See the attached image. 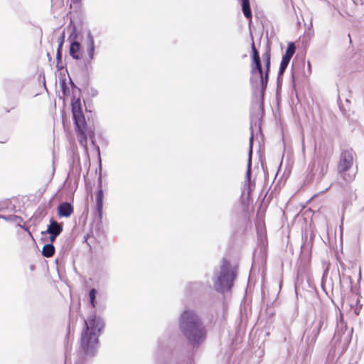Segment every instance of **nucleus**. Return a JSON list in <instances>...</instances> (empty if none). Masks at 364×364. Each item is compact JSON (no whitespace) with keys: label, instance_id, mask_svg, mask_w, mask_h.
Instances as JSON below:
<instances>
[{"label":"nucleus","instance_id":"obj_1","mask_svg":"<svg viewBox=\"0 0 364 364\" xmlns=\"http://www.w3.org/2000/svg\"><path fill=\"white\" fill-rule=\"evenodd\" d=\"M179 327L188 342L193 345L200 344L205 338L204 326L199 316L193 310L187 309L181 314Z\"/></svg>","mask_w":364,"mask_h":364},{"label":"nucleus","instance_id":"obj_2","mask_svg":"<svg viewBox=\"0 0 364 364\" xmlns=\"http://www.w3.org/2000/svg\"><path fill=\"white\" fill-rule=\"evenodd\" d=\"M105 327V322L93 314L85 321V328L81 334V347L87 355H94L99 348V336Z\"/></svg>","mask_w":364,"mask_h":364},{"label":"nucleus","instance_id":"obj_3","mask_svg":"<svg viewBox=\"0 0 364 364\" xmlns=\"http://www.w3.org/2000/svg\"><path fill=\"white\" fill-rule=\"evenodd\" d=\"M252 62L251 63V82L255 86H257L259 84L262 91H264L266 89L268 82V74L270 68V52L269 50H267L263 55L266 68L264 74L262 69L259 53L255 46L254 42L252 43Z\"/></svg>","mask_w":364,"mask_h":364},{"label":"nucleus","instance_id":"obj_4","mask_svg":"<svg viewBox=\"0 0 364 364\" xmlns=\"http://www.w3.org/2000/svg\"><path fill=\"white\" fill-rule=\"evenodd\" d=\"M235 277V269L229 262L223 260L220 269L215 272L213 277L215 289L220 292L230 290L233 285Z\"/></svg>","mask_w":364,"mask_h":364},{"label":"nucleus","instance_id":"obj_5","mask_svg":"<svg viewBox=\"0 0 364 364\" xmlns=\"http://www.w3.org/2000/svg\"><path fill=\"white\" fill-rule=\"evenodd\" d=\"M75 124L77 132V138L80 144L86 148L87 143V129L85 119L82 112L73 114Z\"/></svg>","mask_w":364,"mask_h":364},{"label":"nucleus","instance_id":"obj_6","mask_svg":"<svg viewBox=\"0 0 364 364\" xmlns=\"http://www.w3.org/2000/svg\"><path fill=\"white\" fill-rule=\"evenodd\" d=\"M354 156L355 154L352 150H346L341 153L338 165V171L340 173H345L351 168L354 164Z\"/></svg>","mask_w":364,"mask_h":364},{"label":"nucleus","instance_id":"obj_7","mask_svg":"<svg viewBox=\"0 0 364 364\" xmlns=\"http://www.w3.org/2000/svg\"><path fill=\"white\" fill-rule=\"evenodd\" d=\"M83 46L85 48L86 53L88 55L87 63L90 64L95 58V44L94 36L90 30H87L85 32Z\"/></svg>","mask_w":364,"mask_h":364},{"label":"nucleus","instance_id":"obj_8","mask_svg":"<svg viewBox=\"0 0 364 364\" xmlns=\"http://www.w3.org/2000/svg\"><path fill=\"white\" fill-rule=\"evenodd\" d=\"M296 47L294 43H289L286 50L285 54L282 57L280 64L279 75H282L289 63L291 58L295 53Z\"/></svg>","mask_w":364,"mask_h":364},{"label":"nucleus","instance_id":"obj_9","mask_svg":"<svg viewBox=\"0 0 364 364\" xmlns=\"http://www.w3.org/2000/svg\"><path fill=\"white\" fill-rule=\"evenodd\" d=\"M326 314L323 312H320L316 315L315 319L311 326V333L313 334V339L315 340L319 334L320 331L326 321Z\"/></svg>","mask_w":364,"mask_h":364},{"label":"nucleus","instance_id":"obj_10","mask_svg":"<svg viewBox=\"0 0 364 364\" xmlns=\"http://www.w3.org/2000/svg\"><path fill=\"white\" fill-rule=\"evenodd\" d=\"M73 213V207L70 203H60L58 208V214L60 217L69 218Z\"/></svg>","mask_w":364,"mask_h":364},{"label":"nucleus","instance_id":"obj_11","mask_svg":"<svg viewBox=\"0 0 364 364\" xmlns=\"http://www.w3.org/2000/svg\"><path fill=\"white\" fill-rule=\"evenodd\" d=\"M76 38H77L76 34H75V35L72 34L69 38L70 39L73 40V41L70 44V54L73 57V58H74L75 60H79L80 58V56L79 54V50L80 48V43L79 42L75 41V39Z\"/></svg>","mask_w":364,"mask_h":364},{"label":"nucleus","instance_id":"obj_12","mask_svg":"<svg viewBox=\"0 0 364 364\" xmlns=\"http://www.w3.org/2000/svg\"><path fill=\"white\" fill-rule=\"evenodd\" d=\"M63 231V228L56 221H51L50 224L48 227L46 232L50 235H53V237H56Z\"/></svg>","mask_w":364,"mask_h":364},{"label":"nucleus","instance_id":"obj_13","mask_svg":"<svg viewBox=\"0 0 364 364\" xmlns=\"http://www.w3.org/2000/svg\"><path fill=\"white\" fill-rule=\"evenodd\" d=\"M54 252L55 247L52 244H47L43 247L42 254L46 257H50L53 256Z\"/></svg>","mask_w":364,"mask_h":364},{"label":"nucleus","instance_id":"obj_14","mask_svg":"<svg viewBox=\"0 0 364 364\" xmlns=\"http://www.w3.org/2000/svg\"><path fill=\"white\" fill-rule=\"evenodd\" d=\"M242 12H243L245 16L248 18H251L252 12H251V9H250L249 0H242Z\"/></svg>","mask_w":364,"mask_h":364},{"label":"nucleus","instance_id":"obj_15","mask_svg":"<svg viewBox=\"0 0 364 364\" xmlns=\"http://www.w3.org/2000/svg\"><path fill=\"white\" fill-rule=\"evenodd\" d=\"M252 139H253V136H252L250 139L249 159H248L247 170V173H246V177L247 178V179H250V176L251 159H252Z\"/></svg>","mask_w":364,"mask_h":364},{"label":"nucleus","instance_id":"obj_16","mask_svg":"<svg viewBox=\"0 0 364 364\" xmlns=\"http://www.w3.org/2000/svg\"><path fill=\"white\" fill-rule=\"evenodd\" d=\"M96 200H97V211H98L99 214L101 215L102 210V190H100L98 191L97 198H96Z\"/></svg>","mask_w":364,"mask_h":364},{"label":"nucleus","instance_id":"obj_17","mask_svg":"<svg viewBox=\"0 0 364 364\" xmlns=\"http://www.w3.org/2000/svg\"><path fill=\"white\" fill-rule=\"evenodd\" d=\"M73 114L82 112L80 99H77L72 103Z\"/></svg>","mask_w":364,"mask_h":364},{"label":"nucleus","instance_id":"obj_18","mask_svg":"<svg viewBox=\"0 0 364 364\" xmlns=\"http://www.w3.org/2000/svg\"><path fill=\"white\" fill-rule=\"evenodd\" d=\"M95 296H96V290L95 289H92L90 291L89 296L90 299V303L92 307L95 306Z\"/></svg>","mask_w":364,"mask_h":364},{"label":"nucleus","instance_id":"obj_19","mask_svg":"<svg viewBox=\"0 0 364 364\" xmlns=\"http://www.w3.org/2000/svg\"><path fill=\"white\" fill-rule=\"evenodd\" d=\"M64 39H65V33L63 32L60 36V38L59 39L60 41H59V46H58V56L60 55V50L61 49V48L63 46Z\"/></svg>","mask_w":364,"mask_h":364},{"label":"nucleus","instance_id":"obj_20","mask_svg":"<svg viewBox=\"0 0 364 364\" xmlns=\"http://www.w3.org/2000/svg\"><path fill=\"white\" fill-rule=\"evenodd\" d=\"M80 0H71L73 3H78Z\"/></svg>","mask_w":364,"mask_h":364},{"label":"nucleus","instance_id":"obj_21","mask_svg":"<svg viewBox=\"0 0 364 364\" xmlns=\"http://www.w3.org/2000/svg\"><path fill=\"white\" fill-rule=\"evenodd\" d=\"M55 237H53V235H50V240L54 241Z\"/></svg>","mask_w":364,"mask_h":364},{"label":"nucleus","instance_id":"obj_22","mask_svg":"<svg viewBox=\"0 0 364 364\" xmlns=\"http://www.w3.org/2000/svg\"><path fill=\"white\" fill-rule=\"evenodd\" d=\"M353 176H349L348 180H352L353 178Z\"/></svg>","mask_w":364,"mask_h":364},{"label":"nucleus","instance_id":"obj_23","mask_svg":"<svg viewBox=\"0 0 364 364\" xmlns=\"http://www.w3.org/2000/svg\"><path fill=\"white\" fill-rule=\"evenodd\" d=\"M0 218H4V219H5V220H6V219H7L6 217H4V216H1V215H0Z\"/></svg>","mask_w":364,"mask_h":364}]
</instances>
